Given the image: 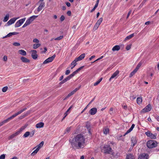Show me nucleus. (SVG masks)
<instances>
[{
  "label": "nucleus",
  "mask_w": 159,
  "mask_h": 159,
  "mask_svg": "<svg viewBox=\"0 0 159 159\" xmlns=\"http://www.w3.org/2000/svg\"><path fill=\"white\" fill-rule=\"evenodd\" d=\"M85 138L82 134H77L72 140L70 139L69 142L72 148L74 149H79L84 147L85 144Z\"/></svg>",
  "instance_id": "1"
},
{
  "label": "nucleus",
  "mask_w": 159,
  "mask_h": 159,
  "mask_svg": "<svg viewBox=\"0 0 159 159\" xmlns=\"http://www.w3.org/2000/svg\"><path fill=\"white\" fill-rule=\"evenodd\" d=\"M157 142L154 140H149L147 143V146L149 148H152L156 147L157 146Z\"/></svg>",
  "instance_id": "2"
},
{
  "label": "nucleus",
  "mask_w": 159,
  "mask_h": 159,
  "mask_svg": "<svg viewBox=\"0 0 159 159\" xmlns=\"http://www.w3.org/2000/svg\"><path fill=\"white\" fill-rule=\"evenodd\" d=\"M104 153H105L110 154L111 152L112 149L109 145H105L102 149Z\"/></svg>",
  "instance_id": "3"
},
{
  "label": "nucleus",
  "mask_w": 159,
  "mask_h": 159,
  "mask_svg": "<svg viewBox=\"0 0 159 159\" xmlns=\"http://www.w3.org/2000/svg\"><path fill=\"white\" fill-rule=\"evenodd\" d=\"M56 57L55 54H54L52 56L48 57V58L45 60L43 62V64H40V66H41L43 64H46L49 62H51Z\"/></svg>",
  "instance_id": "4"
},
{
  "label": "nucleus",
  "mask_w": 159,
  "mask_h": 159,
  "mask_svg": "<svg viewBox=\"0 0 159 159\" xmlns=\"http://www.w3.org/2000/svg\"><path fill=\"white\" fill-rule=\"evenodd\" d=\"M27 109V108L26 107L24 108L23 109H22L19 111H18L17 112L15 113V114L12 115L11 116H10V117L8 118L9 120H11L15 117H16L17 116H18V115L21 114L22 112H23L24 111L26 110Z\"/></svg>",
  "instance_id": "5"
},
{
  "label": "nucleus",
  "mask_w": 159,
  "mask_h": 159,
  "mask_svg": "<svg viewBox=\"0 0 159 159\" xmlns=\"http://www.w3.org/2000/svg\"><path fill=\"white\" fill-rule=\"evenodd\" d=\"M145 134L148 137H150L151 139H156L157 135L153 134L150 131L146 132Z\"/></svg>",
  "instance_id": "6"
},
{
  "label": "nucleus",
  "mask_w": 159,
  "mask_h": 159,
  "mask_svg": "<svg viewBox=\"0 0 159 159\" xmlns=\"http://www.w3.org/2000/svg\"><path fill=\"white\" fill-rule=\"evenodd\" d=\"M148 157L149 156L147 153H143L139 156L138 159H148Z\"/></svg>",
  "instance_id": "7"
},
{
  "label": "nucleus",
  "mask_w": 159,
  "mask_h": 159,
  "mask_svg": "<svg viewBox=\"0 0 159 159\" xmlns=\"http://www.w3.org/2000/svg\"><path fill=\"white\" fill-rule=\"evenodd\" d=\"M151 110V106L150 104H148L142 111L141 112L143 113H145L150 111Z\"/></svg>",
  "instance_id": "8"
},
{
  "label": "nucleus",
  "mask_w": 159,
  "mask_h": 159,
  "mask_svg": "<svg viewBox=\"0 0 159 159\" xmlns=\"http://www.w3.org/2000/svg\"><path fill=\"white\" fill-rule=\"evenodd\" d=\"M131 147L133 148L137 143V140L135 137H132L131 139Z\"/></svg>",
  "instance_id": "9"
},
{
  "label": "nucleus",
  "mask_w": 159,
  "mask_h": 159,
  "mask_svg": "<svg viewBox=\"0 0 159 159\" xmlns=\"http://www.w3.org/2000/svg\"><path fill=\"white\" fill-rule=\"evenodd\" d=\"M31 52H32L31 56L32 58L34 59H36L38 57L37 51L36 50H33L31 51Z\"/></svg>",
  "instance_id": "10"
},
{
  "label": "nucleus",
  "mask_w": 159,
  "mask_h": 159,
  "mask_svg": "<svg viewBox=\"0 0 159 159\" xmlns=\"http://www.w3.org/2000/svg\"><path fill=\"white\" fill-rule=\"evenodd\" d=\"M97 110V109L96 107H93L90 110L89 113L91 115H93L96 113Z\"/></svg>",
  "instance_id": "11"
},
{
  "label": "nucleus",
  "mask_w": 159,
  "mask_h": 159,
  "mask_svg": "<svg viewBox=\"0 0 159 159\" xmlns=\"http://www.w3.org/2000/svg\"><path fill=\"white\" fill-rule=\"evenodd\" d=\"M119 71L118 70H117L114 73L110 78L109 81H111V79L115 77L119 74Z\"/></svg>",
  "instance_id": "12"
},
{
  "label": "nucleus",
  "mask_w": 159,
  "mask_h": 159,
  "mask_svg": "<svg viewBox=\"0 0 159 159\" xmlns=\"http://www.w3.org/2000/svg\"><path fill=\"white\" fill-rule=\"evenodd\" d=\"M45 7V3L44 2H41L40 5L39 6L37 9V11H40L42 9V8Z\"/></svg>",
  "instance_id": "13"
},
{
  "label": "nucleus",
  "mask_w": 159,
  "mask_h": 159,
  "mask_svg": "<svg viewBox=\"0 0 159 159\" xmlns=\"http://www.w3.org/2000/svg\"><path fill=\"white\" fill-rule=\"evenodd\" d=\"M70 79L69 78V77L68 76L66 78H65L63 80H62L61 82H60L59 83V85H61L62 84H63L66 82L67 81L69 80Z\"/></svg>",
  "instance_id": "14"
},
{
  "label": "nucleus",
  "mask_w": 159,
  "mask_h": 159,
  "mask_svg": "<svg viewBox=\"0 0 159 159\" xmlns=\"http://www.w3.org/2000/svg\"><path fill=\"white\" fill-rule=\"evenodd\" d=\"M70 79L69 78V77L68 76L66 78H65L63 80H62L61 82H60L59 83V85H61L62 84H63L66 82L67 81L69 80Z\"/></svg>",
  "instance_id": "15"
},
{
  "label": "nucleus",
  "mask_w": 159,
  "mask_h": 159,
  "mask_svg": "<svg viewBox=\"0 0 159 159\" xmlns=\"http://www.w3.org/2000/svg\"><path fill=\"white\" fill-rule=\"evenodd\" d=\"M16 19V18H12L9 20V21L7 22V24L8 25H11L14 23Z\"/></svg>",
  "instance_id": "16"
},
{
  "label": "nucleus",
  "mask_w": 159,
  "mask_h": 159,
  "mask_svg": "<svg viewBox=\"0 0 159 159\" xmlns=\"http://www.w3.org/2000/svg\"><path fill=\"white\" fill-rule=\"evenodd\" d=\"M85 57V54L84 53H83L80 55L78 57L76 58V59L77 60V61H80L82 60Z\"/></svg>",
  "instance_id": "17"
},
{
  "label": "nucleus",
  "mask_w": 159,
  "mask_h": 159,
  "mask_svg": "<svg viewBox=\"0 0 159 159\" xmlns=\"http://www.w3.org/2000/svg\"><path fill=\"white\" fill-rule=\"evenodd\" d=\"M20 60L23 62L27 63L30 62L29 60L24 57H20Z\"/></svg>",
  "instance_id": "18"
},
{
  "label": "nucleus",
  "mask_w": 159,
  "mask_h": 159,
  "mask_svg": "<svg viewBox=\"0 0 159 159\" xmlns=\"http://www.w3.org/2000/svg\"><path fill=\"white\" fill-rule=\"evenodd\" d=\"M135 157L134 155L131 153H129L127 155L126 159H134Z\"/></svg>",
  "instance_id": "19"
},
{
  "label": "nucleus",
  "mask_w": 159,
  "mask_h": 159,
  "mask_svg": "<svg viewBox=\"0 0 159 159\" xmlns=\"http://www.w3.org/2000/svg\"><path fill=\"white\" fill-rule=\"evenodd\" d=\"M18 53L23 56H25L26 55V52L24 50L20 49L18 51Z\"/></svg>",
  "instance_id": "20"
},
{
  "label": "nucleus",
  "mask_w": 159,
  "mask_h": 159,
  "mask_svg": "<svg viewBox=\"0 0 159 159\" xmlns=\"http://www.w3.org/2000/svg\"><path fill=\"white\" fill-rule=\"evenodd\" d=\"M18 134V132H16L10 135L9 137V139H12L14 138L15 136H17Z\"/></svg>",
  "instance_id": "21"
},
{
  "label": "nucleus",
  "mask_w": 159,
  "mask_h": 159,
  "mask_svg": "<svg viewBox=\"0 0 159 159\" xmlns=\"http://www.w3.org/2000/svg\"><path fill=\"white\" fill-rule=\"evenodd\" d=\"M44 125V124L42 122H40L37 124L36 125V127L37 128H41L43 127V126Z\"/></svg>",
  "instance_id": "22"
},
{
  "label": "nucleus",
  "mask_w": 159,
  "mask_h": 159,
  "mask_svg": "<svg viewBox=\"0 0 159 159\" xmlns=\"http://www.w3.org/2000/svg\"><path fill=\"white\" fill-rule=\"evenodd\" d=\"M38 17V16H33L28 18V19L31 22L33 21L36 18Z\"/></svg>",
  "instance_id": "23"
},
{
  "label": "nucleus",
  "mask_w": 159,
  "mask_h": 159,
  "mask_svg": "<svg viewBox=\"0 0 159 159\" xmlns=\"http://www.w3.org/2000/svg\"><path fill=\"white\" fill-rule=\"evenodd\" d=\"M120 49V47L119 45H116L112 48V50L113 51L119 50Z\"/></svg>",
  "instance_id": "24"
},
{
  "label": "nucleus",
  "mask_w": 159,
  "mask_h": 159,
  "mask_svg": "<svg viewBox=\"0 0 159 159\" xmlns=\"http://www.w3.org/2000/svg\"><path fill=\"white\" fill-rule=\"evenodd\" d=\"M31 22L30 21V20L28 19L25 22V24L24 25L22 26V27L24 28L27 26V25H29Z\"/></svg>",
  "instance_id": "25"
},
{
  "label": "nucleus",
  "mask_w": 159,
  "mask_h": 159,
  "mask_svg": "<svg viewBox=\"0 0 159 159\" xmlns=\"http://www.w3.org/2000/svg\"><path fill=\"white\" fill-rule=\"evenodd\" d=\"M134 36V34H132L127 36L125 39V41H126L130 39L133 37Z\"/></svg>",
  "instance_id": "26"
},
{
  "label": "nucleus",
  "mask_w": 159,
  "mask_h": 159,
  "mask_svg": "<svg viewBox=\"0 0 159 159\" xmlns=\"http://www.w3.org/2000/svg\"><path fill=\"white\" fill-rule=\"evenodd\" d=\"M9 121H10L9 120V119L8 118L7 119L4 120L0 122V126L4 124L7 122H8Z\"/></svg>",
  "instance_id": "27"
},
{
  "label": "nucleus",
  "mask_w": 159,
  "mask_h": 159,
  "mask_svg": "<svg viewBox=\"0 0 159 159\" xmlns=\"http://www.w3.org/2000/svg\"><path fill=\"white\" fill-rule=\"evenodd\" d=\"M137 102L139 104H140L142 103V98L141 97H138L137 99Z\"/></svg>",
  "instance_id": "28"
},
{
  "label": "nucleus",
  "mask_w": 159,
  "mask_h": 159,
  "mask_svg": "<svg viewBox=\"0 0 159 159\" xmlns=\"http://www.w3.org/2000/svg\"><path fill=\"white\" fill-rule=\"evenodd\" d=\"M135 126V125L134 124H133L131 127L129 129H128L127 131V133H129L133 129V128H134V127Z\"/></svg>",
  "instance_id": "29"
},
{
  "label": "nucleus",
  "mask_w": 159,
  "mask_h": 159,
  "mask_svg": "<svg viewBox=\"0 0 159 159\" xmlns=\"http://www.w3.org/2000/svg\"><path fill=\"white\" fill-rule=\"evenodd\" d=\"M9 14H7L6 15V16L4 17V19L3 20V21L4 22H7L9 19Z\"/></svg>",
  "instance_id": "30"
},
{
  "label": "nucleus",
  "mask_w": 159,
  "mask_h": 159,
  "mask_svg": "<svg viewBox=\"0 0 159 159\" xmlns=\"http://www.w3.org/2000/svg\"><path fill=\"white\" fill-rule=\"evenodd\" d=\"M39 150V149L37 148H36L35 150L31 154V156H34V155H35L38 152Z\"/></svg>",
  "instance_id": "31"
},
{
  "label": "nucleus",
  "mask_w": 159,
  "mask_h": 159,
  "mask_svg": "<svg viewBox=\"0 0 159 159\" xmlns=\"http://www.w3.org/2000/svg\"><path fill=\"white\" fill-rule=\"evenodd\" d=\"M44 143V142L43 141H42L39 145H37V148L39 150V149L43 146Z\"/></svg>",
  "instance_id": "32"
},
{
  "label": "nucleus",
  "mask_w": 159,
  "mask_h": 159,
  "mask_svg": "<svg viewBox=\"0 0 159 159\" xmlns=\"http://www.w3.org/2000/svg\"><path fill=\"white\" fill-rule=\"evenodd\" d=\"M74 93H73L72 91H71L70 93H69L66 96L64 99L63 100H65L67 99L68 98L71 96L72 95H73Z\"/></svg>",
  "instance_id": "33"
},
{
  "label": "nucleus",
  "mask_w": 159,
  "mask_h": 159,
  "mask_svg": "<svg viewBox=\"0 0 159 159\" xmlns=\"http://www.w3.org/2000/svg\"><path fill=\"white\" fill-rule=\"evenodd\" d=\"M40 45L41 44L39 43H37L34 44L33 46V48L34 49H35L39 48Z\"/></svg>",
  "instance_id": "34"
},
{
  "label": "nucleus",
  "mask_w": 159,
  "mask_h": 159,
  "mask_svg": "<svg viewBox=\"0 0 159 159\" xmlns=\"http://www.w3.org/2000/svg\"><path fill=\"white\" fill-rule=\"evenodd\" d=\"M86 128L88 129L89 133H90V125L89 123H87L86 125Z\"/></svg>",
  "instance_id": "35"
},
{
  "label": "nucleus",
  "mask_w": 159,
  "mask_h": 159,
  "mask_svg": "<svg viewBox=\"0 0 159 159\" xmlns=\"http://www.w3.org/2000/svg\"><path fill=\"white\" fill-rule=\"evenodd\" d=\"M30 134V133L29 131H27L23 135V137L24 138L27 137Z\"/></svg>",
  "instance_id": "36"
},
{
  "label": "nucleus",
  "mask_w": 159,
  "mask_h": 159,
  "mask_svg": "<svg viewBox=\"0 0 159 159\" xmlns=\"http://www.w3.org/2000/svg\"><path fill=\"white\" fill-rule=\"evenodd\" d=\"M137 71L134 69V70L130 73L129 77L130 78L131 77L137 72Z\"/></svg>",
  "instance_id": "37"
},
{
  "label": "nucleus",
  "mask_w": 159,
  "mask_h": 159,
  "mask_svg": "<svg viewBox=\"0 0 159 159\" xmlns=\"http://www.w3.org/2000/svg\"><path fill=\"white\" fill-rule=\"evenodd\" d=\"M142 65V63L141 62H139L137 66L136 67L135 69L137 71H138V70L139 69L140 67Z\"/></svg>",
  "instance_id": "38"
},
{
  "label": "nucleus",
  "mask_w": 159,
  "mask_h": 159,
  "mask_svg": "<svg viewBox=\"0 0 159 159\" xmlns=\"http://www.w3.org/2000/svg\"><path fill=\"white\" fill-rule=\"evenodd\" d=\"M71 127H67L64 133V134L69 133L70 132L71 130Z\"/></svg>",
  "instance_id": "39"
},
{
  "label": "nucleus",
  "mask_w": 159,
  "mask_h": 159,
  "mask_svg": "<svg viewBox=\"0 0 159 159\" xmlns=\"http://www.w3.org/2000/svg\"><path fill=\"white\" fill-rule=\"evenodd\" d=\"M99 25H100L99 24H98L97 23H95V25H94V27H93V30H96L98 28V27L99 26Z\"/></svg>",
  "instance_id": "40"
},
{
  "label": "nucleus",
  "mask_w": 159,
  "mask_h": 159,
  "mask_svg": "<svg viewBox=\"0 0 159 159\" xmlns=\"http://www.w3.org/2000/svg\"><path fill=\"white\" fill-rule=\"evenodd\" d=\"M77 61V60L75 58L71 63V65H75V66L77 65V63H76L77 61Z\"/></svg>",
  "instance_id": "41"
},
{
  "label": "nucleus",
  "mask_w": 159,
  "mask_h": 159,
  "mask_svg": "<svg viewBox=\"0 0 159 159\" xmlns=\"http://www.w3.org/2000/svg\"><path fill=\"white\" fill-rule=\"evenodd\" d=\"M21 25L19 22L18 21L15 24V26L16 28L20 27Z\"/></svg>",
  "instance_id": "42"
},
{
  "label": "nucleus",
  "mask_w": 159,
  "mask_h": 159,
  "mask_svg": "<svg viewBox=\"0 0 159 159\" xmlns=\"http://www.w3.org/2000/svg\"><path fill=\"white\" fill-rule=\"evenodd\" d=\"M103 20V18L102 17L100 18L97 21L96 23L99 25L101 24Z\"/></svg>",
  "instance_id": "43"
},
{
  "label": "nucleus",
  "mask_w": 159,
  "mask_h": 159,
  "mask_svg": "<svg viewBox=\"0 0 159 159\" xmlns=\"http://www.w3.org/2000/svg\"><path fill=\"white\" fill-rule=\"evenodd\" d=\"M25 18H24L23 19L19 20L18 21L19 22H20V23L22 25V24H23L24 23V22L25 21Z\"/></svg>",
  "instance_id": "44"
},
{
  "label": "nucleus",
  "mask_w": 159,
  "mask_h": 159,
  "mask_svg": "<svg viewBox=\"0 0 159 159\" xmlns=\"http://www.w3.org/2000/svg\"><path fill=\"white\" fill-rule=\"evenodd\" d=\"M81 86V85L79 86V87L76 88L73 91H72L74 94L80 88Z\"/></svg>",
  "instance_id": "45"
},
{
  "label": "nucleus",
  "mask_w": 159,
  "mask_h": 159,
  "mask_svg": "<svg viewBox=\"0 0 159 159\" xmlns=\"http://www.w3.org/2000/svg\"><path fill=\"white\" fill-rule=\"evenodd\" d=\"M63 38V36L61 35V36H60L58 37H57V38H55L54 39L55 40H60L62 39Z\"/></svg>",
  "instance_id": "46"
},
{
  "label": "nucleus",
  "mask_w": 159,
  "mask_h": 159,
  "mask_svg": "<svg viewBox=\"0 0 159 159\" xmlns=\"http://www.w3.org/2000/svg\"><path fill=\"white\" fill-rule=\"evenodd\" d=\"M25 129L22 126L19 129V130L17 131V132H18V134H19L21 131H22L23 130Z\"/></svg>",
  "instance_id": "47"
},
{
  "label": "nucleus",
  "mask_w": 159,
  "mask_h": 159,
  "mask_svg": "<svg viewBox=\"0 0 159 159\" xmlns=\"http://www.w3.org/2000/svg\"><path fill=\"white\" fill-rule=\"evenodd\" d=\"M153 116L159 122V116L157 114H155Z\"/></svg>",
  "instance_id": "48"
},
{
  "label": "nucleus",
  "mask_w": 159,
  "mask_h": 159,
  "mask_svg": "<svg viewBox=\"0 0 159 159\" xmlns=\"http://www.w3.org/2000/svg\"><path fill=\"white\" fill-rule=\"evenodd\" d=\"M109 129L108 128L105 129L104 130V133L105 134H107L109 132Z\"/></svg>",
  "instance_id": "49"
},
{
  "label": "nucleus",
  "mask_w": 159,
  "mask_h": 159,
  "mask_svg": "<svg viewBox=\"0 0 159 159\" xmlns=\"http://www.w3.org/2000/svg\"><path fill=\"white\" fill-rule=\"evenodd\" d=\"M76 73H75V71H74L70 75L68 76L70 79H71L72 77H73L75 75Z\"/></svg>",
  "instance_id": "50"
},
{
  "label": "nucleus",
  "mask_w": 159,
  "mask_h": 159,
  "mask_svg": "<svg viewBox=\"0 0 159 159\" xmlns=\"http://www.w3.org/2000/svg\"><path fill=\"white\" fill-rule=\"evenodd\" d=\"M8 89V87L7 86L4 87L2 89V91L3 92H6Z\"/></svg>",
  "instance_id": "51"
},
{
  "label": "nucleus",
  "mask_w": 159,
  "mask_h": 159,
  "mask_svg": "<svg viewBox=\"0 0 159 159\" xmlns=\"http://www.w3.org/2000/svg\"><path fill=\"white\" fill-rule=\"evenodd\" d=\"M35 130H33L30 133V137H32L33 136L35 133Z\"/></svg>",
  "instance_id": "52"
},
{
  "label": "nucleus",
  "mask_w": 159,
  "mask_h": 159,
  "mask_svg": "<svg viewBox=\"0 0 159 159\" xmlns=\"http://www.w3.org/2000/svg\"><path fill=\"white\" fill-rule=\"evenodd\" d=\"M6 154H3L0 156V159H5V158Z\"/></svg>",
  "instance_id": "53"
},
{
  "label": "nucleus",
  "mask_w": 159,
  "mask_h": 159,
  "mask_svg": "<svg viewBox=\"0 0 159 159\" xmlns=\"http://www.w3.org/2000/svg\"><path fill=\"white\" fill-rule=\"evenodd\" d=\"M65 19V17L63 15H62L60 18V20L61 22L63 21Z\"/></svg>",
  "instance_id": "54"
},
{
  "label": "nucleus",
  "mask_w": 159,
  "mask_h": 159,
  "mask_svg": "<svg viewBox=\"0 0 159 159\" xmlns=\"http://www.w3.org/2000/svg\"><path fill=\"white\" fill-rule=\"evenodd\" d=\"M33 42L36 43H38L39 42V40L37 39H34L33 40Z\"/></svg>",
  "instance_id": "55"
},
{
  "label": "nucleus",
  "mask_w": 159,
  "mask_h": 159,
  "mask_svg": "<svg viewBox=\"0 0 159 159\" xmlns=\"http://www.w3.org/2000/svg\"><path fill=\"white\" fill-rule=\"evenodd\" d=\"M13 44L14 46H19L20 45V44L19 43L16 42L13 43Z\"/></svg>",
  "instance_id": "56"
},
{
  "label": "nucleus",
  "mask_w": 159,
  "mask_h": 159,
  "mask_svg": "<svg viewBox=\"0 0 159 159\" xmlns=\"http://www.w3.org/2000/svg\"><path fill=\"white\" fill-rule=\"evenodd\" d=\"M131 12H132V10H129V12H128V14H127V17H126L127 19H128V17H129V15H130V14L131 13Z\"/></svg>",
  "instance_id": "57"
},
{
  "label": "nucleus",
  "mask_w": 159,
  "mask_h": 159,
  "mask_svg": "<svg viewBox=\"0 0 159 159\" xmlns=\"http://www.w3.org/2000/svg\"><path fill=\"white\" fill-rule=\"evenodd\" d=\"M70 70H66V71L65 72V74L66 75H69L70 73Z\"/></svg>",
  "instance_id": "58"
},
{
  "label": "nucleus",
  "mask_w": 159,
  "mask_h": 159,
  "mask_svg": "<svg viewBox=\"0 0 159 159\" xmlns=\"http://www.w3.org/2000/svg\"><path fill=\"white\" fill-rule=\"evenodd\" d=\"M131 45H128L126 47V49L127 50H129L131 48Z\"/></svg>",
  "instance_id": "59"
},
{
  "label": "nucleus",
  "mask_w": 159,
  "mask_h": 159,
  "mask_svg": "<svg viewBox=\"0 0 159 159\" xmlns=\"http://www.w3.org/2000/svg\"><path fill=\"white\" fill-rule=\"evenodd\" d=\"M47 49L46 47L44 48V50L41 52V53H45L47 51Z\"/></svg>",
  "instance_id": "60"
},
{
  "label": "nucleus",
  "mask_w": 159,
  "mask_h": 159,
  "mask_svg": "<svg viewBox=\"0 0 159 159\" xmlns=\"http://www.w3.org/2000/svg\"><path fill=\"white\" fill-rule=\"evenodd\" d=\"M100 83V82L98 80L97 81H96L95 83L93 85L94 86H96L98 85Z\"/></svg>",
  "instance_id": "61"
},
{
  "label": "nucleus",
  "mask_w": 159,
  "mask_h": 159,
  "mask_svg": "<svg viewBox=\"0 0 159 159\" xmlns=\"http://www.w3.org/2000/svg\"><path fill=\"white\" fill-rule=\"evenodd\" d=\"M71 12L70 11H68L67 12V14L68 16H70L71 15Z\"/></svg>",
  "instance_id": "62"
},
{
  "label": "nucleus",
  "mask_w": 159,
  "mask_h": 159,
  "mask_svg": "<svg viewBox=\"0 0 159 159\" xmlns=\"http://www.w3.org/2000/svg\"><path fill=\"white\" fill-rule=\"evenodd\" d=\"M26 116V115H23V116H20L19 117V119H22L23 118H24Z\"/></svg>",
  "instance_id": "63"
},
{
  "label": "nucleus",
  "mask_w": 159,
  "mask_h": 159,
  "mask_svg": "<svg viewBox=\"0 0 159 159\" xmlns=\"http://www.w3.org/2000/svg\"><path fill=\"white\" fill-rule=\"evenodd\" d=\"M66 4L68 7H70L71 5L70 3L68 2H66Z\"/></svg>",
  "instance_id": "64"
}]
</instances>
